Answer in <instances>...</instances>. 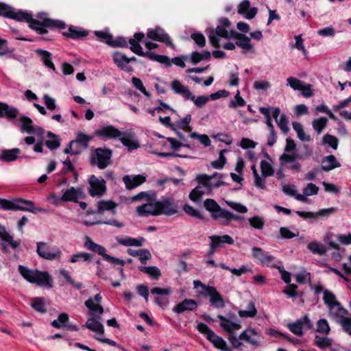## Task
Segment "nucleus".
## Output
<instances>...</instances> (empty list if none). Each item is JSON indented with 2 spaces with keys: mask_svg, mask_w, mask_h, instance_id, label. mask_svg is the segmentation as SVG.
<instances>
[{
  "mask_svg": "<svg viewBox=\"0 0 351 351\" xmlns=\"http://www.w3.org/2000/svg\"><path fill=\"white\" fill-rule=\"evenodd\" d=\"M0 15L14 19L18 21H26L29 23L30 28L34 29L40 34L47 33L46 27L65 28V23L62 21H53L46 17V14H39L40 20L34 19L32 14L28 12L16 10L12 7L0 3Z\"/></svg>",
  "mask_w": 351,
  "mask_h": 351,
  "instance_id": "f257e3e1",
  "label": "nucleus"
},
{
  "mask_svg": "<svg viewBox=\"0 0 351 351\" xmlns=\"http://www.w3.org/2000/svg\"><path fill=\"white\" fill-rule=\"evenodd\" d=\"M19 271L23 278L30 283L41 287L51 288L53 287V280L47 271L30 269L21 265L19 266Z\"/></svg>",
  "mask_w": 351,
  "mask_h": 351,
  "instance_id": "f03ea898",
  "label": "nucleus"
},
{
  "mask_svg": "<svg viewBox=\"0 0 351 351\" xmlns=\"http://www.w3.org/2000/svg\"><path fill=\"white\" fill-rule=\"evenodd\" d=\"M112 151L106 148H97L91 153L90 163L96 165L99 169L106 168L110 162Z\"/></svg>",
  "mask_w": 351,
  "mask_h": 351,
  "instance_id": "7ed1b4c3",
  "label": "nucleus"
},
{
  "mask_svg": "<svg viewBox=\"0 0 351 351\" xmlns=\"http://www.w3.org/2000/svg\"><path fill=\"white\" fill-rule=\"evenodd\" d=\"M198 182L197 186L193 189L189 194V198L191 201L198 202L201 201L202 197L211 193L210 185L206 182V174L198 175L196 177Z\"/></svg>",
  "mask_w": 351,
  "mask_h": 351,
  "instance_id": "20e7f679",
  "label": "nucleus"
},
{
  "mask_svg": "<svg viewBox=\"0 0 351 351\" xmlns=\"http://www.w3.org/2000/svg\"><path fill=\"white\" fill-rule=\"evenodd\" d=\"M84 246L88 250L96 252L101 255L104 258V260L109 263H111L114 265H120L121 267H123L125 264V261L123 260L107 254L106 253V249L104 247L95 243L89 237L86 238Z\"/></svg>",
  "mask_w": 351,
  "mask_h": 351,
  "instance_id": "39448f33",
  "label": "nucleus"
},
{
  "mask_svg": "<svg viewBox=\"0 0 351 351\" xmlns=\"http://www.w3.org/2000/svg\"><path fill=\"white\" fill-rule=\"evenodd\" d=\"M36 245V252L43 258L53 261L62 256V252L56 246L50 245L45 242H38Z\"/></svg>",
  "mask_w": 351,
  "mask_h": 351,
  "instance_id": "423d86ee",
  "label": "nucleus"
},
{
  "mask_svg": "<svg viewBox=\"0 0 351 351\" xmlns=\"http://www.w3.org/2000/svg\"><path fill=\"white\" fill-rule=\"evenodd\" d=\"M235 32V30L228 31L226 27L219 25L215 30L213 29H209L208 37L212 45L215 47H218L219 46V38H224L226 39L232 38L233 34Z\"/></svg>",
  "mask_w": 351,
  "mask_h": 351,
  "instance_id": "0eeeda50",
  "label": "nucleus"
},
{
  "mask_svg": "<svg viewBox=\"0 0 351 351\" xmlns=\"http://www.w3.org/2000/svg\"><path fill=\"white\" fill-rule=\"evenodd\" d=\"M101 300V295L98 293L94 298H90L85 301L84 304L88 308L90 317H95L98 319H101V315L104 313V308L99 304Z\"/></svg>",
  "mask_w": 351,
  "mask_h": 351,
  "instance_id": "6e6552de",
  "label": "nucleus"
},
{
  "mask_svg": "<svg viewBox=\"0 0 351 351\" xmlns=\"http://www.w3.org/2000/svg\"><path fill=\"white\" fill-rule=\"evenodd\" d=\"M0 208L4 210H23L29 211L33 213L36 212H45V209L40 208H27L19 204V200H8L0 199Z\"/></svg>",
  "mask_w": 351,
  "mask_h": 351,
  "instance_id": "1a4fd4ad",
  "label": "nucleus"
},
{
  "mask_svg": "<svg viewBox=\"0 0 351 351\" xmlns=\"http://www.w3.org/2000/svg\"><path fill=\"white\" fill-rule=\"evenodd\" d=\"M95 36L102 42L106 43L111 47H126L128 41L123 37H118L115 39L112 36L105 31H96L95 32Z\"/></svg>",
  "mask_w": 351,
  "mask_h": 351,
  "instance_id": "9d476101",
  "label": "nucleus"
},
{
  "mask_svg": "<svg viewBox=\"0 0 351 351\" xmlns=\"http://www.w3.org/2000/svg\"><path fill=\"white\" fill-rule=\"evenodd\" d=\"M158 215L171 216L178 213V205L173 201L163 198L157 201Z\"/></svg>",
  "mask_w": 351,
  "mask_h": 351,
  "instance_id": "9b49d317",
  "label": "nucleus"
},
{
  "mask_svg": "<svg viewBox=\"0 0 351 351\" xmlns=\"http://www.w3.org/2000/svg\"><path fill=\"white\" fill-rule=\"evenodd\" d=\"M147 36L152 40L164 43L171 48H175V45L172 43L171 39L169 35L165 32L163 29L159 27H157L153 29H149L147 33Z\"/></svg>",
  "mask_w": 351,
  "mask_h": 351,
  "instance_id": "f8f14e48",
  "label": "nucleus"
},
{
  "mask_svg": "<svg viewBox=\"0 0 351 351\" xmlns=\"http://www.w3.org/2000/svg\"><path fill=\"white\" fill-rule=\"evenodd\" d=\"M89 184V193L93 197L101 195L106 191L105 180L102 178H98L94 175L90 177Z\"/></svg>",
  "mask_w": 351,
  "mask_h": 351,
  "instance_id": "ddd939ff",
  "label": "nucleus"
},
{
  "mask_svg": "<svg viewBox=\"0 0 351 351\" xmlns=\"http://www.w3.org/2000/svg\"><path fill=\"white\" fill-rule=\"evenodd\" d=\"M306 326L308 328L313 327V323L307 315L303 316L302 318L297 319L294 322L289 323L287 328L293 334L301 336L303 335V327Z\"/></svg>",
  "mask_w": 351,
  "mask_h": 351,
  "instance_id": "4468645a",
  "label": "nucleus"
},
{
  "mask_svg": "<svg viewBox=\"0 0 351 351\" xmlns=\"http://www.w3.org/2000/svg\"><path fill=\"white\" fill-rule=\"evenodd\" d=\"M128 43L131 45V50L136 54L144 56H147L151 60H157L158 62H165V60L168 61V58L166 56H158L152 52L144 53L142 47L136 42L133 38H130Z\"/></svg>",
  "mask_w": 351,
  "mask_h": 351,
  "instance_id": "2eb2a0df",
  "label": "nucleus"
},
{
  "mask_svg": "<svg viewBox=\"0 0 351 351\" xmlns=\"http://www.w3.org/2000/svg\"><path fill=\"white\" fill-rule=\"evenodd\" d=\"M239 339L253 346H258L259 345L261 336V334L255 329L252 328H247L239 335Z\"/></svg>",
  "mask_w": 351,
  "mask_h": 351,
  "instance_id": "dca6fc26",
  "label": "nucleus"
},
{
  "mask_svg": "<svg viewBox=\"0 0 351 351\" xmlns=\"http://www.w3.org/2000/svg\"><path fill=\"white\" fill-rule=\"evenodd\" d=\"M336 208L331 207L328 208L321 209L315 213L304 212L300 210H297L295 213L298 216L304 219H313L316 220L319 217H327L328 215L333 214L336 211Z\"/></svg>",
  "mask_w": 351,
  "mask_h": 351,
  "instance_id": "f3484780",
  "label": "nucleus"
},
{
  "mask_svg": "<svg viewBox=\"0 0 351 351\" xmlns=\"http://www.w3.org/2000/svg\"><path fill=\"white\" fill-rule=\"evenodd\" d=\"M202 294L210 297V302L213 306L217 308H222L225 306V302L214 287H208L207 292H202Z\"/></svg>",
  "mask_w": 351,
  "mask_h": 351,
  "instance_id": "a211bd4d",
  "label": "nucleus"
},
{
  "mask_svg": "<svg viewBox=\"0 0 351 351\" xmlns=\"http://www.w3.org/2000/svg\"><path fill=\"white\" fill-rule=\"evenodd\" d=\"M84 197V193L81 188L71 186L66 189L62 195L63 202H77L80 199Z\"/></svg>",
  "mask_w": 351,
  "mask_h": 351,
  "instance_id": "6ab92c4d",
  "label": "nucleus"
},
{
  "mask_svg": "<svg viewBox=\"0 0 351 351\" xmlns=\"http://www.w3.org/2000/svg\"><path fill=\"white\" fill-rule=\"evenodd\" d=\"M257 12L256 8L250 7V2L248 0H243L238 6V13L248 20L254 19Z\"/></svg>",
  "mask_w": 351,
  "mask_h": 351,
  "instance_id": "aec40b11",
  "label": "nucleus"
},
{
  "mask_svg": "<svg viewBox=\"0 0 351 351\" xmlns=\"http://www.w3.org/2000/svg\"><path fill=\"white\" fill-rule=\"evenodd\" d=\"M146 181V177L143 175H126L123 178L127 189L132 190Z\"/></svg>",
  "mask_w": 351,
  "mask_h": 351,
  "instance_id": "412c9836",
  "label": "nucleus"
},
{
  "mask_svg": "<svg viewBox=\"0 0 351 351\" xmlns=\"http://www.w3.org/2000/svg\"><path fill=\"white\" fill-rule=\"evenodd\" d=\"M136 212L141 217L157 216L158 215L157 202H151L139 206L136 208Z\"/></svg>",
  "mask_w": 351,
  "mask_h": 351,
  "instance_id": "4be33fe9",
  "label": "nucleus"
},
{
  "mask_svg": "<svg viewBox=\"0 0 351 351\" xmlns=\"http://www.w3.org/2000/svg\"><path fill=\"white\" fill-rule=\"evenodd\" d=\"M21 122V130L22 132H27L28 134L37 133L39 134H43V130L41 128H34L32 120L26 117L22 116L19 119Z\"/></svg>",
  "mask_w": 351,
  "mask_h": 351,
  "instance_id": "5701e85b",
  "label": "nucleus"
},
{
  "mask_svg": "<svg viewBox=\"0 0 351 351\" xmlns=\"http://www.w3.org/2000/svg\"><path fill=\"white\" fill-rule=\"evenodd\" d=\"M217 317L220 320V326L229 334H233L235 331L239 330L241 328L239 322H234L221 315H219Z\"/></svg>",
  "mask_w": 351,
  "mask_h": 351,
  "instance_id": "b1692460",
  "label": "nucleus"
},
{
  "mask_svg": "<svg viewBox=\"0 0 351 351\" xmlns=\"http://www.w3.org/2000/svg\"><path fill=\"white\" fill-rule=\"evenodd\" d=\"M252 254L254 258L266 265H269L274 260V257L272 255L258 247H254L252 248Z\"/></svg>",
  "mask_w": 351,
  "mask_h": 351,
  "instance_id": "393cba45",
  "label": "nucleus"
},
{
  "mask_svg": "<svg viewBox=\"0 0 351 351\" xmlns=\"http://www.w3.org/2000/svg\"><path fill=\"white\" fill-rule=\"evenodd\" d=\"M197 308V303L193 299H184L182 302L175 305L173 311L180 314L187 311H194Z\"/></svg>",
  "mask_w": 351,
  "mask_h": 351,
  "instance_id": "a878e982",
  "label": "nucleus"
},
{
  "mask_svg": "<svg viewBox=\"0 0 351 351\" xmlns=\"http://www.w3.org/2000/svg\"><path fill=\"white\" fill-rule=\"evenodd\" d=\"M95 134L99 137L107 138H117L121 134V132L113 125H104L95 131Z\"/></svg>",
  "mask_w": 351,
  "mask_h": 351,
  "instance_id": "bb28decb",
  "label": "nucleus"
},
{
  "mask_svg": "<svg viewBox=\"0 0 351 351\" xmlns=\"http://www.w3.org/2000/svg\"><path fill=\"white\" fill-rule=\"evenodd\" d=\"M232 38L237 39L236 45L243 50L252 51L253 49V45L251 43L250 38L245 34L235 32Z\"/></svg>",
  "mask_w": 351,
  "mask_h": 351,
  "instance_id": "cd10ccee",
  "label": "nucleus"
},
{
  "mask_svg": "<svg viewBox=\"0 0 351 351\" xmlns=\"http://www.w3.org/2000/svg\"><path fill=\"white\" fill-rule=\"evenodd\" d=\"M113 60L121 69L125 71H132V67L128 64V58L123 53L115 52L113 54Z\"/></svg>",
  "mask_w": 351,
  "mask_h": 351,
  "instance_id": "c85d7f7f",
  "label": "nucleus"
},
{
  "mask_svg": "<svg viewBox=\"0 0 351 351\" xmlns=\"http://www.w3.org/2000/svg\"><path fill=\"white\" fill-rule=\"evenodd\" d=\"M99 320L95 317H90L88 318L84 326L99 335H103L104 332V326Z\"/></svg>",
  "mask_w": 351,
  "mask_h": 351,
  "instance_id": "c756f323",
  "label": "nucleus"
},
{
  "mask_svg": "<svg viewBox=\"0 0 351 351\" xmlns=\"http://www.w3.org/2000/svg\"><path fill=\"white\" fill-rule=\"evenodd\" d=\"M19 110L14 107H10L5 103H0V117L13 119L17 117Z\"/></svg>",
  "mask_w": 351,
  "mask_h": 351,
  "instance_id": "7c9ffc66",
  "label": "nucleus"
},
{
  "mask_svg": "<svg viewBox=\"0 0 351 351\" xmlns=\"http://www.w3.org/2000/svg\"><path fill=\"white\" fill-rule=\"evenodd\" d=\"M319 191V187L317 186L315 184L308 183L306 186L303 190V194H298L295 197V199L302 202H306L307 201V198L306 196H311L313 195H317Z\"/></svg>",
  "mask_w": 351,
  "mask_h": 351,
  "instance_id": "2f4dec72",
  "label": "nucleus"
},
{
  "mask_svg": "<svg viewBox=\"0 0 351 351\" xmlns=\"http://www.w3.org/2000/svg\"><path fill=\"white\" fill-rule=\"evenodd\" d=\"M118 138L123 145L127 147L129 150L135 149L138 147V142L133 138V136L130 133L121 132V134Z\"/></svg>",
  "mask_w": 351,
  "mask_h": 351,
  "instance_id": "473e14b6",
  "label": "nucleus"
},
{
  "mask_svg": "<svg viewBox=\"0 0 351 351\" xmlns=\"http://www.w3.org/2000/svg\"><path fill=\"white\" fill-rule=\"evenodd\" d=\"M171 88L175 93L182 95L186 100L191 96V91L178 80L172 81Z\"/></svg>",
  "mask_w": 351,
  "mask_h": 351,
  "instance_id": "72a5a7b5",
  "label": "nucleus"
},
{
  "mask_svg": "<svg viewBox=\"0 0 351 351\" xmlns=\"http://www.w3.org/2000/svg\"><path fill=\"white\" fill-rule=\"evenodd\" d=\"M347 315H348V311L344 308L340 303H339V306L331 307V308L329 309V317L337 323L338 320L341 319Z\"/></svg>",
  "mask_w": 351,
  "mask_h": 351,
  "instance_id": "f704fd0d",
  "label": "nucleus"
},
{
  "mask_svg": "<svg viewBox=\"0 0 351 351\" xmlns=\"http://www.w3.org/2000/svg\"><path fill=\"white\" fill-rule=\"evenodd\" d=\"M341 167V164L333 155L326 156L322 160V169L325 171H329Z\"/></svg>",
  "mask_w": 351,
  "mask_h": 351,
  "instance_id": "c9c22d12",
  "label": "nucleus"
},
{
  "mask_svg": "<svg viewBox=\"0 0 351 351\" xmlns=\"http://www.w3.org/2000/svg\"><path fill=\"white\" fill-rule=\"evenodd\" d=\"M21 154V149L19 148H14L12 149L3 150L0 156V159L2 161L9 162L14 161L17 159L19 155Z\"/></svg>",
  "mask_w": 351,
  "mask_h": 351,
  "instance_id": "e433bc0d",
  "label": "nucleus"
},
{
  "mask_svg": "<svg viewBox=\"0 0 351 351\" xmlns=\"http://www.w3.org/2000/svg\"><path fill=\"white\" fill-rule=\"evenodd\" d=\"M127 252L132 256L138 257L140 261L143 264H146L147 261L150 259L152 257L151 253L146 249L138 250L128 249Z\"/></svg>",
  "mask_w": 351,
  "mask_h": 351,
  "instance_id": "4c0bfd02",
  "label": "nucleus"
},
{
  "mask_svg": "<svg viewBox=\"0 0 351 351\" xmlns=\"http://www.w3.org/2000/svg\"><path fill=\"white\" fill-rule=\"evenodd\" d=\"M217 348L222 351H231L226 342L219 336L213 332L208 339Z\"/></svg>",
  "mask_w": 351,
  "mask_h": 351,
  "instance_id": "58836bf2",
  "label": "nucleus"
},
{
  "mask_svg": "<svg viewBox=\"0 0 351 351\" xmlns=\"http://www.w3.org/2000/svg\"><path fill=\"white\" fill-rule=\"evenodd\" d=\"M222 178V176L217 173H215L212 176L206 175V182L208 185H210V189L211 191L213 189L219 188L224 184Z\"/></svg>",
  "mask_w": 351,
  "mask_h": 351,
  "instance_id": "ea45409f",
  "label": "nucleus"
},
{
  "mask_svg": "<svg viewBox=\"0 0 351 351\" xmlns=\"http://www.w3.org/2000/svg\"><path fill=\"white\" fill-rule=\"evenodd\" d=\"M212 217L222 225H228L230 223V212L221 208L213 214Z\"/></svg>",
  "mask_w": 351,
  "mask_h": 351,
  "instance_id": "a19ab883",
  "label": "nucleus"
},
{
  "mask_svg": "<svg viewBox=\"0 0 351 351\" xmlns=\"http://www.w3.org/2000/svg\"><path fill=\"white\" fill-rule=\"evenodd\" d=\"M1 239L3 241L1 245L4 252L8 251V245H10L12 249H16L20 245V241L14 240L12 237L8 232H6V234Z\"/></svg>",
  "mask_w": 351,
  "mask_h": 351,
  "instance_id": "79ce46f5",
  "label": "nucleus"
},
{
  "mask_svg": "<svg viewBox=\"0 0 351 351\" xmlns=\"http://www.w3.org/2000/svg\"><path fill=\"white\" fill-rule=\"evenodd\" d=\"M93 136L87 135L82 132H78L76 134V138L71 141V145L80 144L84 149H87L88 143L92 140Z\"/></svg>",
  "mask_w": 351,
  "mask_h": 351,
  "instance_id": "37998d69",
  "label": "nucleus"
},
{
  "mask_svg": "<svg viewBox=\"0 0 351 351\" xmlns=\"http://www.w3.org/2000/svg\"><path fill=\"white\" fill-rule=\"evenodd\" d=\"M117 204L111 200L100 201L97 203V210L99 213H103L105 211H112L113 214L115 213V208Z\"/></svg>",
  "mask_w": 351,
  "mask_h": 351,
  "instance_id": "c03bdc74",
  "label": "nucleus"
},
{
  "mask_svg": "<svg viewBox=\"0 0 351 351\" xmlns=\"http://www.w3.org/2000/svg\"><path fill=\"white\" fill-rule=\"evenodd\" d=\"M307 248L313 254L321 256L324 255L327 252L326 247L324 244L317 241L309 243L307 245Z\"/></svg>",
  "mask_w": 351,
  "mask_h": 351,
  "instance_id": "a18cd8bd",
  "label": "nucleus"
},
{
  "mask_svg": "<svg viewBox=\"0 0 351 351\" xmlns=\"http://www.w3.org/2000/svg\"><path fill=\"white\" fill-rule=\"evenodd\" d=\"M37 53L40 56L41 60L44 64L48 67L55 71V66L51 60V54L47 51L43 49L36 50Z\"/></svg>",
  "mask_w": 351,
  "mask_h": 351,
  "instance_id": "49530a36",
  "label": "nucleus"
},
{
  "mask_svg": "<svg viewBox=\"0 0 351 351\" xmlns=\"http://www.w3.org/2000/svg\"><path fill=\"white\" fill-rule=\"evenodd\" d=\"M93 259V256L87 252H80L71 256L69 261L75 263L77 262H90Z\"/></svg>",
  "mask_w": 351,
  "mask_h": 351,
  "instance_id": "de8ad7c7",
  "label": "nucleus"
},
{
  "mask_svg": "<svg viewBox=\"0 0 351 351\" xmlns=\"http://www.w3.org/2000/svg\"><path fill=\"white\" fill-rule=\"evenodd\" d=\"M323 300L329 309L331 308V307L339 306V302L337 300L335 295L328 290L324 291Z\"/></svg>",
  "mask_w": 351,
  "mask_h": 351,
  "instance_id": "09e8293b",
  "label": "nucleus"
},
{
  "mask_svg": "<svg viewBox=\"0 0 351 351\" xmlns=\"http://www.w3.org/2000/svg\"><path fill=\"white\" fill-rule=\"evenodd\" d=\"M210 99V96L206 95H200L196 97L191 92V96H189L187 100L193 101L196 107L202 108L208 102Z\"/></svg>",
  "mask_w": 351,
  "mask_h": 351,
  "instance_id": "8fccbe9b",
  "label": "nucleus"
},
{
  "mask_svg": "<svg viewBox=\"0 0 351 351\" xmlns=\"http://www.w3.org/2000/svg\"><path fill=\"white\" fill-rule=\"evenodd\" d=\"M138 269L141 271L149 275L153 279L156 280L160 276V271L156 266H149V267L140 266V267H138Z\"/></svg>",
  "mask_w": 351,
  "mask_h": 351,
  "instance_id": "3c124183",
  "label": "nucleus"
},
{
  "mask_svg": "<svg viewBox=\"0 0 351 351\" xmlns=\"http://www.w3.org/2000/svg\"><path fill=\"white\" fill-rule=\"evenodd\" d=\"M47 136L49 138L45 141L47 147L50 149H58L60 145V142L58 136L51 132H48Z\"/></svg>",
  "mask_w": 351,
  "mask_h": 351,
  "instance_id": "603ef678",
  "label": "nucleus"
},
{
  "mask_svg": "<svg viewBox=\"0 0 351 351\" xmlns=\"http://www.w3.org/2000/svg\"><path fill=\"white\" fill-rule=\"evenodd\" d=\"M209 239L211 241H215L217 243L219 247H221L223 244H230L232 245L234 243L233 239L228 235L225 234L223 236H210Z\"/></svg>",
  "mask_w": 351,
  "mask_h": 351,
  "instance_id": "864d4df0",
  "label": "nucleus"
},
{
  "mask_svg": "<svg viewBox=\"0 0 351 351\" xmlns=\"http://www.w3.org/2000/svg\"><path fill=\"white\" fill-rule=\"evenodd\" d=\"M261 173L265 177L271 176L274 173L269 158H268V160H262L261 162Z\"/></svg>",
  "mask_w": 351,
  "mask_h": 351,
  "instance_id": "5fc2aeb1",
  "label": "nucleus"
},
{
  "mask_svg": "<svg viewBox=\"0 0 351 351\" xmlns=\"http://www.w3.org/2000/svg\"><path fill=\"white\" fill-rule=\"evenodd\" d=\"M238 313L241 317H254L256 315L257 311L254 304L250 302L245 310H241Z\"/></svg>",
  "mask_w": 351,
  "mask_h": 351,
  "instance_id": "6e6d98bb",
  "label": "nucleus"
},
{
  "mask_svg": "<svg viewBox=\"0 0 351 351\" xmlns=\"http://www.w3.org/2000/svg\"><path fill=\"white\" fill-rule=\"evenodd\" d=\"M315 343L319 348L324 349L332 346V339L327 337L316 335L315 337Z\"/></svg>",
  "mask_w": 351,
  "mask_h": 351,
  "instance_id": "4d7b16f0",
  "label": "nucleus"
},
{
  "mask_svg": "<svg viewBox=\"0 0 351 351\" xmlns=\"http://www.w3.org/2000/svg\"><path fill=\"white\" fill-rule=\"evenodd\" d=\"M327 123L328 119L326 117H322L319 119L313 120L312 122V126L313 129L317 132V134H319L326 126Z\"/></svg>",
  "mask_w": 351,
  "mask_h": 351,
  "instance_id": "13d9d810",
  "label": "nucleus"
},
{
  "mask_svg": "<svg viewBox=\"0 0 351 351\" xmlns=\"http://www.w3.org/2000/svg\"><path fill=\"white\" fill-rule=\"evenodd\" d=\"M316 331L325 335H328L330 333V327L326 319H320L317 321Z\"/></svg>",
  "mask_w": 351,
  "mask_h": 351,
  "instance_id": "bf43d9fd",
  "label": "nucleus"
},
{
  "mask_svg": "<svg viewBox=\"0 0 351 351\" xmlns=\"http://www.w3.org/2000/svg\"><path fill=\"white\" fill-rule=\"evenodd\" d=\"M250 225L257 230H262L265 225V219L260 216L255 215L248 219Z\"/></svg>",
  "mask_w": 351,
  "mask_h": 351,
  "instance_id": "052dcab7",
  "label": "nucleus"
},
{
  "mask_svg": "<svg viewBox=\"0 0 351 351\" xmlns=\"http://www.w3.org/2000/svg\"><path fill=\"white\" fill-rule=\"evenodd\" d=\"M204 206L205 208L211 213V217H213V214L217 213L221 208L217 202L213 199H206L204 201Z\"/></svg>",
  "mask_w": 351,
  "mask_h": 351,
  "instance_id": "680f3d73",
  "label": "nucleus"
},
{
  "mask_svg": "<svg viewBox=\"0 0 351 351\" xmlns=\"http://www.w3.org/2000/svg\"><path fill=\"white\" fill-rule=\"evenodd\" d=\"M132 83L133 86L138 90H139L145 96L148 98L151 97V95L149 92L147 91L145 87L144 86L143 82L138 77H133L132 78Z\"/></svg>",
  "mask_w": 351,
  "mask_h": 351,
  "instance_id": "e2e57ef3",
  "label": "nucleus"
},
{
  "mask_svg": "<svg viewBox=\"0 0 351 351\" xmlns=\"http://www.w3.org/2000/svg\"><path fill=\"white\" fill-rule=\"evenodd\" d=\"M69 320V315L66 313H61L57 319L51 322V325L56 328L66 326V322Z\"/></svg>",
  "mask_w": 351,
  "mask_h": 351,
  "instance_id": "0e129e2a",
  "label": "nucleus"
},
{
  "mask_svg": "<svg viewBox=\"0 0 351 351\" xmlns=\"http://www.w3.org/2000/svg\"><path fill=\"white\" fill-rule=\"evenodd\" d=\"M246 104L245 101L241 97L239 90H237L234 99L231 100L228 106L231 108L244 106Z\"/></svg>",
  "mask_w": 351,
  "mask_h": 351,
  "instance_id": "69168bd1",
  "label": "nucleus"
},
{
  "mask_svg": "<svg viewBox=\"0 0 351 351\" xmlns=\"http://www.w3.org/2000/svg\"><path fill=\"white\" fill-rule=\"evenodd\" d=\"M32 307L36 311L40 313H45L47 311L44 300L40 298H36L33 300Z\"/></svg>",
  "mask_w": 351,
  "mask_h": 351,
  "instance_id": "338daca9",
  "label": "nucleus"
},
{
  "mask_svg": "<svg viewBox=\"0 0 351 351\" xmlns=\"http://www.w3.org/2000/svg\"><path fill=\"white\" fill-rule=\"evenodd\" d=\"M337 323L341 326L343 330L345 332L348 333L351 330V315H346L341 319L338 320Z\"/></svg>",
  "mask_w": 351,
  "mask_h": 351,
  "instance_id": "774afa93",
  "label": "nucleus"
}]
</instances>
